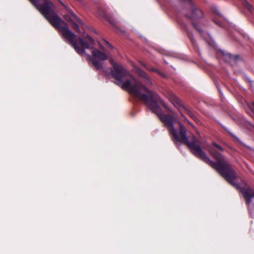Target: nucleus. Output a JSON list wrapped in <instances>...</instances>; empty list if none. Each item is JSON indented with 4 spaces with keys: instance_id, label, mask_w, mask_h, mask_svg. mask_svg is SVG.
<instances>
[{
    "instance_id": "nucleus-13",
    "label": "nucleus",
    "mask_w": 254,
    "mask_h": 254,
    "mask_svg": "<svg viewBox=\"0 0 254 254\" xmlns=\"http://www.w3.org/2000/svg\"><path fill=\"white\" fill-rule=\"evenodd\" d=\"M212 147H216V148H217L218 149L221 150V151H223V148L220 146L219 145L217 144V143L214 142L212 143Z\"/></svg>"
},
{
    "instance_id": "nucleus-11",
    "label": "nucleus",
    "mask_w": 254,
    "mask_h": 254,
    "mask_svg": "<svg viewBox=\"0 0 254 254\" xmlns=\"http://www.w3.org/2000/svg\"><path fill=\"white\" fill-rule=\"evenodd\" d=\"M243 5L250 12H252L253 6L247 1H246V0L244 1L243 2Z\"/></svg>"
},
{
    "instance_id": "nucleus-16",
    "label": "nucleus",
    "mask_w": 254,
    "mask_h": 254,
    "mask_svg": "<svg viewBox=\"0 0 254 254\" xmlns=\"http://www.w3.org/2000/svg\"><path fill=\"white\" fill-rule=\"evenodd\" d=\"M251 108H252V110L254 111V104H253L252 105V106Z\"/></svg>"
},
{
    "instance_id": "nucleus-8",
    "label": "nucleus",
    "mask_w": 254,
    "mask_h": 254,
    "mask_svg": "<svg viewBox=\"0 0 254 254\" xmlns=\"http://www.w3.org/2000/svg\"><path fill=\"white\" fill-rule=\"evenodd\" d=\"M241 192L247 205H249L251 202V198L254 197V190L250 187H247L243 188L241 190Z\"/></svg>"
},
{
    "instance_id": "nucleus-14",
    "label": "nucleus",
    "mask_w": 254,
    "mask_h": 254,
    "mask_svg": "<svg viewBox=\"0 0 254 254\" xmlns=\"http://www.w3.org/2000/svg\"><path fill=\"white\" fill-rule=\"evenodd\" d=\"M189 38H190V40H191L192 44L194 45L195 44V41L194 40V39L193 38L192 35L189 34Z\"/></svg>"
},
{
    "instance_id": "nucleus-4",
    "label": "nucleus",
    "mask_w": 254,
    "mask_h": 254,
    "mask_svg": "<svg viewBox=\"0 0 254 254\" xmlns=\"http://www.w3.org/2000/svg\"><path fill=\"white\" fill-rule=\"evenodd\" d=\"M183 2L185 6L186 12L185 13L186 16L192 21V23L196 29L200 33L201 30L196 27L195 24L193 23V21L197 20L198 19L203 17V12L199 9L194 7L193 3L190 0H180Z\"/></svg>"
},
{
    "instance_id": "nucleus-1",
    "label": "nucleus",
    "mask_w": 254,
    "mask_h": 254,
    "mask_svg": "<svg viewBox=\"0 0 254 254\" xmlns=\"http://www.w3.org/2000/svg\"><path fill=\"white\" fill-rule=\"evenodd\" d=\"M110 62L114 68L112 75L116 79V84L134 97L143 101L156 114L174 142L188 146L192 135L187 136L186 128L178 121L175 113L169 110L159 95L135 79L122 64L116 63L113 59H110Z\"/></svg>"
},
{
    "instance_id": "nucleus-12",
    "label": "nucleus",
    "mask_w": 254,
    "mask_h": 254,
    "mask_svg": "<svg viewBox=\"0 0 254 254\" xmlns=\"http://www.w3.org/2000/svg\"><path fill=\"white\" fill-rule=\"evenodd\" d=\"M148 69L151 71L157 72L159 75H160V76H161L165 78L166 77V75L164 73L161 72L160 71H159L155 68H148Z\"/></svg>"
},
{
    "instance_id": "nucleus-15",
    "label": "nucleus",
    "mask_w": 254,
    "mask_h": 254,
    "mask_svg": "<svg viewBox=\"0 0 254 254\" xmlns=\"http://www.w3.org/2000/svg\"><path fill=\"white\" fill-rule=\"evenodd\" d=\"M104 42L106 44V45L108 47H109V48H110L111 49H112L113 47L112 46V45L107 41H105Z\"/></svg>"
},
{
    "instance_id": "nucleus-17",
    "label": "nucleus",
    "mask_w": 254,
    "mask_h": 254,
    "mask_svg": "<svg viewBox=\"0 0 254 254\" xmlns=\"http://www.w3.org/2000/svg\"><path fill=\"white\" fill-rule=\"evenodd\" d=\"M185 120L189 124H190V122L186 119H185Z\"/></svg>"
},
{
    "instance_id": "nucleus-7",
    "label": "nucleus",
    "mask_w": 254,
    "mask_h": 254,
    "mask_svg": "<svg viewBox=\"0 0 254 254\" xmlns=\"http://www.w3.org/2000/svg\"><path fill=\"white\" fill-rule=\"evenodd\" d=\"M168 99L177 108H184L187 114H188L192 119H196L195 116L188 109L183 106V102L172 92L168 91L165 94Z\"/></svg>"
},
{
    "instance_id": "nucleus-9",
    "label": "nucleus",
    "mask_w": 254,
    "mask_h": 254,
    "mask_svg": "<svg viewBox=\"0 0 254 254\" xmlns=\"http://www.w3.org/2000/svg\"><path fill=\"white\" fill-rule=\"evenodd\" d=\"M135 72L139 76L143 78V82L146 85H152V82L150 77L143 70L139 68H136L135 69Z\"/></svg>"
},
{
    "instance_id": "nucleus-6",
    "label": "nucleus",
    "mask_w": 254,
    "mask_h": 254,
    "mask_svg": "<svg viewBox=\"0 0 254 254\" xmlns=\"http://www.w3.org/2000/svg\"><path fill=\"white\" fill-rule=\"evenodd\" d=\"M63 6L68 11L69 13L65 14L64 16V18L67 21L71 22L73 24V28L76 32L82 34V31H80L79 26H82L83 28V23L82 21L71 11L68 10L67 7L64 5L63 2H61Z\"/></svg>"
},
{
    "instance_id": "nucleus-3",
    "label": "nucleus",
    "mask_w": 254,
    "mask_h": 254,
    "mask_svg": "<svg viewBox=\"0 0 254 254\" xmlns=\"http://www.w3.org/2000/svg\"><path fill=\"white\" fill-rule=\"evenodd\" d=\"M188 146L195 156L215 169L230 184L236 188H239V186L235 182V180L237 178L235 171L224 156L217 152L212 147H209L208 151L211 156L217 161L216 162L211 161L202 151L199 140L196 138L194 135H192L191 141Z\"/></svg>"
},
{
    "instance_id": "nucleus-10",
    "label": "nucleus",
    "mask_w": 254,
    "mask_h": 254,
    "mask_svg": "<svg viewBox=\"0 0 254 254\" xmlns=\"http://www.w3.org/2000/svg\"><path fill=\"white\" fill-rule=\"evenodd\" d=\"M98 14L99 16L104 17L106 19H107L109 22L112 25H115L116 24V21L112 18L110 16L108 15V14L102 9L99 8L98 10Z\"/></svg>"
},
{
    "instance_id": "nucleus-2",
    "label": "nucleus",
    "mask_w": 254,
    "mask_h": 254,
    "mask_svg": "<svg viewBox=\"0 0 254 254\" xmlns=\"http://www.w3.org/2000/svg\"><path fill=\"white\" fill-rule=\"evenodd\" d=\"M48 20L50 24L58 29L64 39L69 42L76 52L83 55L85 53V49H93L94 41L88 36L83 38L76 39L75 35L68 28L67 24L57 15L55 7L50 0H44L39 4V0H29Z\"/></svg>"
},
{
    "instance_id": "nucleus-5",
    "label": "nucleus",
    "mask_w": 254,
    "mask_h": 254,
    "mask_svg": "<svg viewBox=\"0 0 254 254\" xmlns=\"http://www.w3.org/2000/svg\"><path fill=\"white\" fill-rule=\"evenodd\" d=\"M92 57L87 55L88 60L91 62L93 65L96 70L103 69V61L108 58V55L98 49H94L92 51Z\"/></svg>"
}]
</instances>
